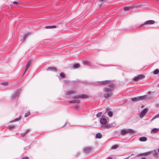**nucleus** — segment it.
Segmentation results:
<instances>
[{"label": "nucleus", "instance_id": "f257e3e1", "mask_svg": "<svg viewBox=\"0 0 159 159\" xmlns=\"http://www.w3.org/2000/svg\"><path fill=\"white\" fill-rule=\"evenodd\" d=\"M87 96L84 94H82L78 96H75L74 97V99L71 101L70 102V103H79L80 102V100L78 99V98H87Z\"/></svg>", "mask_w": 159, "mask_h": 159}, {"label": "nucleus", "instance_id": "f03ea898", "mask_svg": "<svg viewBox=\"0 0 159 159\" xmlns=\"http://www.w3.org/2000/svg\"><path fill=\"white\" fill-rule=\"evenodd\" d=\"M121 134L122 135H125L128 133L134 134L135 133V131L131 129H124L121 131Z\"/></svg>", "mask_w": 159, "mask_h": 159}, {"label": "nucleus", "instance_id": "7ed1b4c3", "mask_svg": "<svg viewBox=\"0 0 159 159\" xmlns=\"http://www.w3.org/2000/svg\"><path fill=\"white\" fill-rule=\"evenodd\" d=\"M114 87V85L111 84L108 87L104 88L103 90L104 92L106 93L112 92V91L113 90Z\"/></svg>", "mask_w": 159, "mask_h": 159}, {"label": "nucleus", "instance_id": "20e7f679", "mask_svg": "<svg viewBox=\"0 0 159 159\" xmlns=\"http://www.w3.org/2000/svg\"><path fill=\"white\" fill-rule=\"evenodd\" d=\"M145 77V76L143 75H140L138 76H135L134 78V80L135 81H138L139 80H141Z\"/></svg>", "mask_w": 159, "mask_h": 159}, {"label": "nucleus", "instance_id": "39448f33", "mask_svg": "<svg viewBox=\"0 0 159 159\" xmlns=\"http://www.w3.org/2000/svg\"><path fill=\"white\" fill-rule=\"evenodd\" d=\"M20 89H17V91L15 92V93L12 95V99H15L16 97L18 96V95L20 94Z\"/></svg>", "mask_w": 159, "mask_h": 159}, {"label": "nucleus", "instance_id": "423d86ee", "mask_svg": "<svg viewBox=\"0 0 159 159\" xmlns=\"http://www.w3.org/2000/svg\"><path fill=\"white\" fill-rule=\"evenodd\" d=\"M109 81L108 80H105L102 81H98L96 83L97 85H106L108 84L109 83Z\"/></svg>", "mask_w": 159, "mask_h": 159}, {"label": "nucleus", "instance_id": "0eeeda50", "mask_svg": "<svg viewBox=\"0 0 159 159\" xmlns=\"http://www.w3.org/2000/svg\"><path fill=\"white\" fill-rule=\"evenodd\" d=\"M100 122L101 124L104 125V127L108 123L107 119L105 118H101Z\"/></svg>", "mask_w": 159, "mask_h": 159}, {"label": "nucleus", "instance_id": "6e6552de", "mask_svg": "<svg viewBox=\"0 0 159 159\" xmlns=\"http://www.w3.org/2000/svg\"><path fill=\"white\" fill-rule=\"evenodd\" d=\"M148 111L147 109H144L140 113V117L141 118H143L146 114Z\"/></svg>", "mask_w": 159, "mask_h": 159}, {"label": "nucleus", "instance_id": "1a4fd4ad", "mask_svg": "<svg viewBox=\"0 0 159 159\" xmlns=\"http://www.w3.org/2000/svg\"><path fill=\"white\" fill-rule=\"evenodd\" d=\"M155 23V21L154 20H149L145 22L144 23L141 25V26L147 24H153Z\"/></svg>", "mask_w": 159, "mask_h": 159}, {"label": "nucleus", "instance_id": "9d476101", "mask_svg": "<svg viewBox=\"0 0 159 159\" xmlns=\"http://www.w3.org/2000/svg\"><path fill=\"white\" fill-rule=\"evenodd\" d=\"M112 92L105 93L104 94V97L106 98H108L109 97H111L112 95Z\"/></svg>", "mask_w": 159, "mask_h": 159}, {"label": "nucleus", "instance_id": "9b49d317", "mask_svg": "<svg viewBox=\"0 0 159 159\" xmlns=\"http://www.w3.org/2000/svg\"><path fill=\"white\" fill-rule=\"evenodd\" d=\"M151 152H149L146 153H141L138 155V156H147L149 155Z\"/></svg>", "mask_w": 159, "mask_h": 159}, {"label": "nucleus", "instance_id": "f8f14e48", "mask_svg": "<svg viewBox=\"0 0 159 159\" xmlns=\"http://www.w3.org/2000/svg\"><path fill=\"white\" fill-rule=\"evenodd\" d=\"M159 131V129L157 128H154L151 131L152 134H155L157 133Z\"/></svg>", "mask_w": 159, "mask_h": 159}, {"label": "nucleus", "instance_id": "ddd939ff", "mask_svg": "<svg viewBox=\"0 0 159 159\" xmlns=\"http://www.w3.org/2000/svg\"><path fill=\"white\" fill-rule=\"evenodd\" d=\"M47 70H48V71H50V70L53 71H54L55 72H57V70L56 69V68H55L53 67H48V68Z\"/></svg>", "mask_w": 159, "mask_h": 159}, {"label": "nucleus", "instance_id": "4468645a", "mask_svg": "<svg viewBox=\"0 0 159 159\" xmlns=\"http://www.w3.org/2000/svg\"><path fill=\"white\" fill-rule=\"evenodd\" d=\"M147 95H145L143 96L138 97V98H139V101L145 99L146 98H147Z\"/></svg>", "mask_w": 159, "mask_h": 159}, {"label": "nucleus", "instance_id": "2eb2a0df", "mask_svg": "<svg viewBox=\"0 0 159 159\" xmlns=\"http://www.w3.org/2000/svg\"><path fill=\"white\" fill-rule=\"evenodd\" d=\"M139 140L140 141L142 142L146 141L147 140V138L145 137H143L140 138L139 139Z\"/></svg>", "mask_w": 159, "mask_h": 159}, {"label": "nucleus", "instance_id": "dca6fc26", "mask_svg": "<svg viewBox=\"0 0 159 159\" xmlns=\"http://www.w3.org/2000/svg\"><path fill=\"white\" fill-rule=\"evenodd\" d=\"M92 150L91 148L89 147H88L84 149V151L86 152H90Z\"/></svg>", "mask_w": 159, "mask_h": 159}, {"label": "nucleus", "instance_id": "f3484780", "mask_svg": "<svg viewBox=\"0 0 159 159\" xmlns=\"http://www.w3.org/2000/svg\"><path fill=\"white\" fill-rule=\"evenodd\" d=\"M113 127V126L111 124H107L104 127L106 128H112Z\"/></svg>", "mask_w": 159, "mask_h": 159}, {"label": "nucleus", "instance_id": "a211bd4d", "mask_svg": "<svg viewBox=\"0 0 159 159\" xmlns=\"http://www.w3.org/2000/svg\"><path fill=\"white\" fill-rule=\"evenodd\" d=\"M73 66L74 68H77L80 66V65L78 63L75 64L73 65Z\"/></svg>", "mask_w": 159, "mask_h": 159}, {"label": "nucleus", "instance_id": "6ab92c4d", "mask_svg": "<svg viewBox=\"0 0 159 159\" xmlns=\"http://www.w3.org/2000/svg\"><path fill=\"white\" fill-rule=\"evenodd\" d=\"M102 137V134L100 133H98L96 134V137L97 138H101Z\"/></svg>", "mask_w": 159, "mask_h": 159}, {"label": "nucleus", "instance_id": "aec40b11", "mask_svg": "<svg viewBox=\"0 0 159 159\" xmlns=\"http://www.w3.org/2000/svg\"><path fill=\"white\" fill-rule=\"evenodd\" d=\"M131 99L132 101H135V102H136V101H139L138 97H137V98H132Z\"/></svg>", "mask_w": 159, "mask_h": 159}, {"label": "nucleus", "instance_id": "412c9836", "mask_svg": "<svg viewBox=\"0 0 159 159\" xmlns=\"http://www.w3.org/2000/svg\"><path fill=\"white\" fill-rule=\"evenodd\" d=\"M130 7H125L124 8V10L125 11H127L130 10Z\"/></svg>", "mask_w": 159, "mask_h": 159}, {"label": "nucleus", "instance_id": "4be33fe9", "mask_svg": "<svg viewBox=\"0 0 159 159\" xmlns=\"http://www.w3.org/2000/svg\"><path fill=\"white\" fill-rule=\"evenodd\" d=\"M61 77L62 78H65L66 76L65 74L63 73H61L60 74Z\"/></svg>", "mask_w": 159, "mask_h": 159}, {"label": "nucleus", "instance_id": "5701e85b", "mask_svg": "<svg viewBox=\"0 0 159 159\" xmlns=\"http://www.w3.org/2000/svg\"><path fill=\"white\" fill-rule=\"evenodd\" d=\"M159 117V113L156 116H155L152 119V121L153 120H154L155 119L158 118Z\"/></svg>", "mask_w": 159, "mask_h": 159}, {"label": "nucleus", "instance_id": "b1692460", "mask_svg": "<svg viewBox=\"0 0 159 159\" xmlns=\"http://www.w3.org/2000/svg\"><path fill=\"white\" fill-rule=\"evenodd\" d=\"M89 62L87 60L83 61V63L84 65H89Z\"/></svg>", "mask_w": 159, "mask_h": 159}, {"label": "nucleus", "instance_id": "393cba45", "mask_svg": "<svg viewBox=\"0 0 159 159\" xmlns=\"http://www.w3.org/2000/svg\"><path fill=\"white\" fill-rule=\"evenodd\" d=\"M32 61L31 60L29 61L27 64L26 66L30 67V66L31 64Z\"/></svg>", "mask_w": 159, "mask_h": 159}, {"label": "nucleus", "instance_id": "a878e982", "mask_svg": "<svg viewBox=\"0 0 159 159\" xmlns=\"http://www.w3.org/2000/svg\"><path fill=\"white\" fill-rule=\"evenodd\" d=\"M29 34H25L23 37V39L24 40H25L27 36L29 35Z\"/></svg>", "mask_w": 159, "mask_h": 159}, {"label": "nucleus", "instance_id": "bb28decb", "mask_svg": "<svg viewBox=\"0 0 159 159\" xmlns=\"http://www.w3.org/2000/svg\"><path fill=\"white\" fill-rule=\"evenodd\" d=\"M108 116L110 117H111L112 116V115H113V113H112V112L111 111H108Z\"/></svg>", "mask_w": 159, "mask_h": 159}, {"label": "nucleus", "instance_id": "cd10ccee", "mask_svg": "<svg viewBox=\"0 0 159 159\" xmlns=\"http://www.w3.org/2000/svg\"><path fill=\"white\" fill-rule=\"evenodd\" d=\"M118 147V145H115L112 147L111 148V149H116Z\"/></svg>", "mask_w": 159, "mask_h": 159}, {"label": "nucleus", "instance_id": "c85d7f7f", "mask_svg": "<svg viewBox=\"0 0 159 159\" xmlns=\"http://www.w3.org/2000/svg\"><path fill=\"white\" fill-rule=\"evenodd\" d=\"M159 72V70L158 69L155 70L154 71V73L155 74H157Z\"/></svg>", "mask_w": 159, "mask_h": 159}, {"label": "nucleus", "instance_id": "c756f323", "mask_svg": "<svg viewBox=\"0 0 159 159\" xmlns=\"http://www.w3.org/2000/svg\"><path fill=\"white\" fill-rule=\"evenodd\" d=\"M21 118V116H20L18 118H17V119H15V120H13V121H11V122H15V121H18L19 120H20Z\"/></svg>", "mask_w": 159, "mask_h": 159}, {"label": "nucleus", "instance_id": "7c9ffc66", "mask_svg": "<svg viewBox=\"0 0 159 159\" xmlns=\"http://www.w3.org/2000/svg\"><path fill=\"white\" fill-rule=\"evenodd\" d=\"M102 114V113L101 112L98 113L97 115V117H100L101 115Z\"/></svg>", "mask_w": 159, "mask_h": 159}, {"label": "nucleus", "instance_id": "2f4dec72", "mask_svg": "<svg viewBox=\"0 0 159 159\" xmlns=\"http://www.w3.org/2000/svg\"><path fill=\"white\" fill-rule=\"evenodd\" d=\"M30 112L29 111L25 114V117H27L28 116L30 115Z\"/></svg>", "mask_w": 159, "mask_h": 159}, {"label": "nucleus", "instance_id": "473e14b6", "mask_svg": "<svg viewBox=\"0 0 159 159\" xmlns=\"http://www.w3.org/2000/svg\"><path fill=\"white\" fill-rule=\"evenodd\" d=\"M74 92H73V91H68L67 93L66 94H71V93H73Z\"/></svg>", "mask_w": 159, "mask_h": 159}, {"label": "nucleus", "instance_id": "72a5a7b5", "mask_svg": "<svg viewBox=\"0 0 159 159\" xmlns=\"http://www.w3.org/2000/svg\"><path fill=\"white\" fill-rule=\"evenodd\" d=\"M2 84L4 85H7L8 84V83L7 82H3L2 83Z\"/></svg>", "mask_w": 159, "mask_h": 159}, {"label": "nucleus", "instance_id": "f704fd0d", "mask_svg": "<svg viewBox=\"0 0 159 159\" xmlns=\"http://www.w3.org/2000/svg\"><path fill=\"white\" fill-rule=\"evenodd\" d=\"M29 67L28 66H26V67L25 69V72H24V74L26 72V71H27V70H28V69L29 68Z\"/></svg>", "mask_w": 159, "mask_h": 159}, {"label": "nucleus", "instance_id": "c9c22d12", "mask_svg": "<svg viewBox=\"0 0 159 159\" xmlns=\"http://www.w3.org/2000/svg\"><path fill=\"white\" fill-rule=\"evenodd\" d=\"M45 28L46 29H51V26H46Z\"/></svg>", "mask_w": 159, "mask_h": 159}, {"label": "nucleus", "instance_id": "e433bc0d", "mask_svg": "<svg viewBox=\"0 0 159 159\" xmlns=\"http://www.w3.org/2000/svg\"><path fill=\"white\" fill-rule=\"evenodd\" d=\"M57 27L55 25H52L51 26V28H55Z\"/></svg>", "mask_w": 159, "mask_h": 159}, {"label": "nucleus", "instance_id": "4c0bfd02", "mask_svg": "<svg viewBox=\"0 0 159 159\" xmlns=\"http://www.w3.org/2000/svg\"><path fill=\"white\" fill-rule=\"evenodd\" d=\"M14 128V126H9V129H13V128Z\"/></svg>", "mask_w": 159, "mask_h": 159}, {"label": "nucleus", "instance_id": "58836bf2", "mask_svg": "<svg viewBox=\"0 0 159 159\" xmlns=\"http://www.w3.org/2000/svg\"><path fill=\"white\" fill-rule=\"evenodd\" d=\"M22 159H29L28 157H25L23 158Z\"/></svg>", "mask_w": 159, "mask_h": 159}, {"label": "nucleus", "instance_id": "ea45409f", "mask_svg": "<svg viewBox=\"0 0 159 159\" xmlns=\"http://www.w3.org/2000/svg\"><path fill=\"white\" fill-rule=\"evenodd\" d=\"M154 152H156V150H154ZM155 156H156L157 155V153L156 152L155 153Z\"/></svg>", "mask_w": 159, "mask_h": 159}, {"label": "nucleus", "instance_id": "a19ab883", "mask_svg": "<svg viewBox=\"0 0 159 159\" xmlns=\"http://www.w3.org/2000/svg\"><path fill=\"white\" fill-rule=\"evenodd\" d=\"M141 159H146L144 157H142L141 158Z\"/></svg>", "mask_w": 159, "mask_h": 159}, {"label": "nucleus", "instance_id": "79ce46f5", "mask_svg": "<svg viewBox=\"0 0 159 159\" xmlns=\"http://www.w3.org/2000/svg\"><path fill=\"white\" fill-rule=\"evenodd\" d=\"M13 3L14 4H17V3L16 2H14Z\"/></svg>", "mask_w": 159, "mask_h": 159}, {"label": "nucleus", "instance_id": "37998d69", "mask_svg": "<svg viewBox=\"0 0 159 159\" xmlns=\"http://www.w3.org/2000/svg\"><path fill=\"white\" fill-rule=\"evenodd\" d=\"M108 159H113L111 157H109Z\"/></svg>", "mask_w": 159, "mask_h": 159}, {"label": "nucleus", "instance_id": "c03bdc74", "mask_svg": "<svg viewBox=\"0 0 159 159\" xmlns=\"http://www.w3.org/2000/svg\"><path fill=\"white\" fill-rule=\"evenodd\" d=\"M99 1L100 2H102V1H103L104 0H99Z\"/></svg>", "mask_w": 159, "mask_h": 159}, {"label": "nucleus", "instance_id": "a18cd8bd", "mask_svg": "<svg viewBox=\"0 0 159 159\" xmlns=\"http://www.w3.org/2000/svg\"><path fill=\"white\" fill-rule=\"evenodd\" d=\"M66 123L65 124V125H64L62 126V127L66 125Z\"/></svg>", "mask_w": 159, "mask_h": 159}, {"label": "nucleus", "instance_id": "49530a36", "mask_svg": "<svg viewBox=\"0 0 159 159\" xmlns=\"http://www.w3.org/2000/svg\"><path fill=\"white\" fill-rule=\"evenodd\" d=\"M143 107H144V106H143V105H142V106H141V107H142V108H143Z\"/></svg>", "mask_w": 159, "mask_h": 159}, {"label": "nucleus", "instance_id": "de8ad7c7", "mask_svg": "<svg viewBox=\"0 0 159 159\" xmlns=\"http://www.w3.org/2000/svg\"><path fill=\"white\" fill-rule=\"evenodd\" d=\"M128 157H127V158H125L124 159H128Z\"/></svg>", "mask_w": 159, "mask_h": 159}, {"label": "nucleus", "instance_id": "09e8293b", "mask_svg": "<svg viewBox=\"0 0 159 159\" xmlns=\"http://www.w3.org/2000/svg\"><path fill=\"white\" fill-rule=\"evenodd\" d=\"M158 152H159V149L158 150Z\"/></svg>", "mask_w": 159, "mask_h": 159}]
</instances>
